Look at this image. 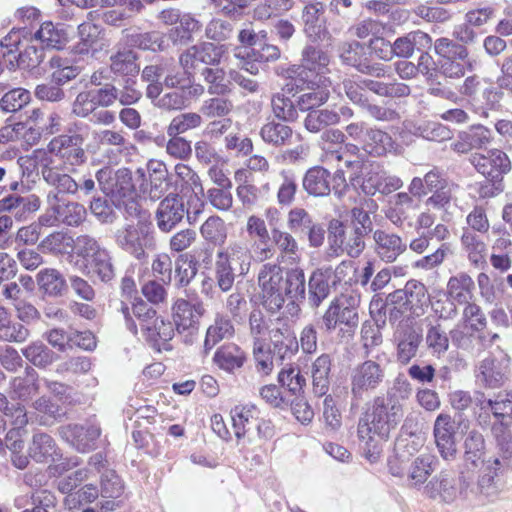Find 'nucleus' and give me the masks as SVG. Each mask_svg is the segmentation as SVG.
<instances>
[{
  "label": "nucleus",
  "instance_id": "obj_1",
  "mask_svg": "<svg viewBox=\"0 0 512 512\" xmlns=\"http://www.w3.org/2000/svg\"><path fill=\"white\" fill-rule=\"evenodd\" d=\"M404 416L403 405L393 395L376 396L361 415L357 434L364 449L371 455L380 451V444L389 439Z\"/></svg>",
  "mask_w": 512,
  "mask_h": 512
},
{
  "label": "nucleus",
  "instance_id": "obj_2",
  "mask_svg": "<svg viewBox=\"0 0 512 512\" xmlns=\"http://www.w3.org/2000/svg\"><path fill=\"white\" fill-rule=\"evenodd\" d=\"M330 56L323 49L307 44L301 51L299 65H293L286 71L287 78L295 83H312L316 81L322 85H332L328 76L331 72L329 68Z\"/></svg>",
  "mask_w": 512,
  "mask_h": 512
},
{
  "label": "nucleus",
  "instance_id": "obj_3",
  "mask_svg": "<svg viewBox=\"0 0 512 512\" xmlns=\"http://www.w3.org/2000/svg\"><path fill=\"white\" fill-rule=\"evenodd\" d=\"M390 305L388 319L390 323L398 321L403 313L419 317L424 314L430 303V296L426 286L415 279L407 281L402 289H397L387 297Z\"/></svg>",
  "mask_w": 512,
  "mask_h": 512
},
{
  "label": "nucleus",
  "instance_id": "obj_4",
  "mask_svg": "<svg viewBox=\"0 0 512 512\" xmlns=\"http://www.w3.org/2000/svg\"><path fill=\"white\" fill-rule=\"evenodd\" d=\"M116 245L138 260L146 257V250L156 247L154 227L148 219L126 224L115 232Z\"/></svg>",
  "mask_w": 512,
  "mask_h": 512
},
{
  "label": "nucleus",
  "instance_id": "obj_5",
  "mask_svg": "<svg viewBox=\"0 0 512 512\" xmlns=\"http://www.w3.org/2000/svg\"><path fill=\"white\" fill-rule=\"evenodd\" d=\"M435 53L439 56V73L450 79H459L465 75L466 68L472 69L468 49L451 39L442 37L434 43Z\"/></svg>",
  "mask_w": 512,
  "mask_h": 512
},
{
  "label": "nucleus",
  "instance_id": "obj_6",
  "mask_svg": "<svg viewBox=\"0 0 512 512\" xmlns=\"http://www.w3.org/2000/svg\"><path fill=\"white\" fill-rule=\"evenodd\" d=\"M41 176L49 187L47 202H61L67 196H73L75 174L74 169H68L57 164L54 159H45L41 164Z\"/></svg>",
  "mask_w": 512,
  "mask_h": 512
},
{
  "label": "nucleus",
  "instance_id": "obj_7",
  "mask_svg": "<svg viewBox=\"0 0 512 512\" xmlns=\"http://www.w3.org/2000/svg\"><path fill=\"white\" fill-rule=\"evenodd\" d=\"M258 286L262 305L272 313L279 311L284 305L282 267L275 263L264 264L258 273Z\"/></svg>",
  "mask_w": 512,
  "mask_h": 512
},
{
  "label": "nucleus",
  "instance_id": "obj_8",
  "mask_svg": "<svg viewBox=\"0 0 512 512\" xmlns=\"http://www.w3.org/2000/svg\"><path fill=\"white\" fill-rule=\"evenodd\" d=\"M375 360L368 359L357 364L350 374V388L352 399L360 401L364 395L375 391L385 379V368Z\"/></svg>",
  "mask_w": 512,
  "mask_h": 512
},
{
  "label": "nucleus",
  "instance_id": "obj_9",
  "mask_svg": "<svg viewBox=\"0 0 512 512\" xmlns=\"http://www.w3.org/2000/svg\"><path fill=\"white\" fill-rule=\"evenodd\" d=\"M396 358L402 365L408 364L416 355L423 341V330L412 317L399 321L394 331Z\"/></svg>",
  "mask_w": 512,
  "mask_h": 512
},
{
  "label": "nucleus",
  "instance_id": "obj_10",
  "mask_svg": "<svg viewBox=\"0 0 512 512\" xmlns=\"http://www.w3.org/2000/svg\"><path fill=\"white\" fill-rule=\"evenodd\" d=\"M97 184L101 191L110 198L111 203L117 202L135 193L132 173L127 168L117 170L103 167L95 173Z\"/></svg>",
  "mask_w": 512,
  "mask_h": 512
},
{
  "label": "nucleus",
  "instance_id": "obj_11",
  "mask_svg": "<svg viewBox=\"0 0 512 512\" xmlns=\"http://www.w3.org/2000/svg\"><path fill=\"white\" fill-rule=\"evenodd\" d=\"M82 143L83 139L78 134L59 135L49 142L47 148L57 164L74 169L73 167L83 164L87 159Z\"/></svg>",
  "mask_w": 512,
  "mask_h": 512
},
{
  "label": "nucleus",
  "instance_id": "obj_12",
  "mask_svg": "<svg viewBox=\"0 0 512 512\" xmlns=\"http://www.w3.org/2000/svg\"><path fill=\"white\" fill-rule=\"evenodd\" d=\"M226 52L224 45H217L210 41H202L188 47L179 55V64L188 72L195 70L200 64L218 66Z\"/></svg>",
  "mask_w": 512,
  "mask_h": 512
},
{
  "label": "nucleus",
  "instance_id": "obj_13",
  "mask_svg": "<svg viewBox=\"0 0 512 512\" xmlns=\"http://www.w3.org/2000/svg\"><path fill=\"white\" fill-rule=\"evenodd\" d=\"M323 323L327 331H333L340 327L339 334L342 338H351L359 323L357 308L345 306L339 300H334L323 315Z\"/></svg>",
  "mask_w": 512,
  "mask_h": 512
},
{
  "label": "nucleus",
  "instance_id": "obj_14",
  "mask_svg": "<svg viewBox=\"0 0 512 512\" xmlns=\"http://www.w3.org/2000/svg\"><path fill=\"white\" fill-rule=\"evenodd\" d=\"M185 214H187L189 222L193 223L199 210L194 212L192 218L185 208L183 199L178 194L170 193L159 203L156 210L155 219L158 229L164 233L171 232L182 222Z\"/></svg>",
  "mask_w": 512,
  "mask_h": 512
},
{
  "label": "nucleus",
  "instance_id": "obj_15",
  "mask_svg": "<svg viewBox=\"0 0 512 512\" xmlns=\"http://www.w3.org/2000/svg\"><path fill=\"white\" fill-rule=\"evenodd\" d=\"M475 169L488 180L503 178L511 170V162L505 152L499 149L487 150L485 153H474L469 158Z\"/></svg>",
  "mask_w": 512,
  "mask_h": 512
},
{
  "label": "nucleus",
  "instance_id": "obj_16",
  "mask_svg": "<svg viewBox=\"0 0 512 512\" xmlns=\"http://www.w3.org/2000/svg\"><path fill=\"white\" fill-rule=\"evenodd\" d=\"M61 438L80 453L96 448L101 429L94 424H67L59 428Z\"/></svg>",
  "mask_w": 512,
  "mask_h": 512
},
{
  "label": "nucleus",
  "instance_id": "obj_17",
  "mask_svg": "<svg viewBox=\"0 0 512 512\" xmlns=\"http://www.w3.org/2000/svg\"><path fill=\"white\" fill-rule=\"evenodd\" d=\"M324 13L325 5L320 1L308 2L302 9L303 31L312 42H324L331 38Z\"/></svg>",
  "mask_w": 512,
  "mask_h": 512
},
{
  "label": "nucleus",
  "instance_id": "obj_18",
  "mask_svg": "<svg viewBox=\"0 0 512 512\" xmlns=\"http://www.w3.org/2000/svg\"><path fill=\"white\" fill-rule=\"evenodd\" d=\"M457 429L458 426L451 415L440 413L434 422L433 434L435 443L441 457L452 460L457 453Z\"/></svg>",
  "mask_w": 512,
  "mask_h": 512
},
{
  "label": "nucleus",
  "instance_id": "obj_19",
  "mask_svg": "<svg viewBox=\"0 0 512 512\" xmlns=\"http://www.w3.org/2000/svg\"><path fill=\"white\" fill-rule=\"evenodd\" d=\"M438 460L436 456L425 453L417 456L409 465L407 472L395 466H390L392 475L404 478L406 484L411 488H420L436 469Z\"/></svg>",
  "mask_w": 512,
  "mask_h": 512
},
{
  "label": "nucleus",
  "instance_id": "obj_20",
  "mask_svg": "<svg viewBox=\"0 0 512 512\" xmlns=\"http://www.w3.org/2000/svg\"><path fill=\"white\" fill-rule=\"evenodd\" d=\"M363 46L359 42L344 43L340 49V58L343 63L357 69L358 72L375 78L390 77L391 72L388 67L380 63H372L366 58L360 56Z\"/></svg>",
  "mask_w": 512,
  "mask_h": 512
},
{
  "label": "nucleus",
  "instance_id": "obj_21",
  "mask_svg": "<svg viewBox=\"0 0 512 512\" xmlns=\"http://www.w3.org/2000/svg\"><path fill=\"white\" fill-rule=\"evenodd\" d=\"M424 493L435 501L453 503L460 495L458 479L450 471H440L426 484Z\"/></svg>",
  "mask_w": 512,
  "mask_h": 512
},
{
  "label": "nucleus",
  "instance_id": "obj_22",
  "mask_svg": "<svg viewBox=\"0 0 512 512\" xmlns=\"http://www.w3.org/2000/svg\"><path fill=\"white\" fill-rule=\"evenodd\" d=\"M270 348L281 363L290 360L299 350V343L294 330L287 323H281L269 331Z\"/></svg>",
  "mask_w": 512,
  "mask_h": 512
},
{
  "label": "nucleus",
  "instance_id": "obj_23",
  "mask_svg": "<svg viewBox=\"0 0 512 512\" xmlns=\"http://www.w3.org/2000/svg\"><path fill=\"white\" fill-rule=\"evenodd\" d=\"M216 256L238 268L240 273L248 274L253 260L251 242L244 238L230 240L217 250Z\"/></svg>",
  "mask_w": 512,
  "mask_h": 512
},
{
  "label": "nucleus",
  "instance_id": "obj_24",
  "mask_svg": "<svg viewBox=\"0 0 512 512\" xmlns=\"http://www.w3.org/2000/svg\"><path fill=\"white\" fill-rule=\"evenodd\" d=\"M28 455L37 463H51L62 458V451L51 435L39 432L32 436Z\"/></svg>",
  "mask_w": 512,
  "mask_h": 512
},
{
  "label": "nucleus",
  "instance_id": "obj_25",
  "mask_svg": "<svg viewBox=\"0 0 512 512\" xmlns=\"http://www.w3.org/2000/svg\"><path fill=\"white\" fill-rule=\"evenodd\" d=\"M373 240L375 253L386 263L394 262L407 248L400 236L381 229L374 231Z\"/></svg>",
  "mask_w": 512,
  "mask_h": 512
},
{
  "label": "nucleus",
  "instance_id": "obj_26",
  "mask_svg": "<svg viewBox=\"0 0 512 512\" xmlns=\"http://www.w3.org/2000/svg\"><path fill=\"white\" fill-rule=\"evenodd\" d=\"M417 204L412 196L406 192L393 195L385 208V217L395 226L402 227L406 221H411Z\"/></svg>",
  "mask_w": 512,
  "mask_h": 512
},
{
  "label": "nucleus",
  "instance_id": "obj_27",
  "mask_svg": "<svg viewBox=\"0 0 512 512\" xmlns=\"http://www.w3.org/2000/svg\"><path fill=\"white\" fill-rule=\"evenodd\" d=\"M333 269L331 266H324L315 269L308 280L307 301L311 308H318L330 294L329 279Z\"/></svg>",
  "mask_w": 512,
  "mask_h": 512
},
{
  "label": "nucleus",
  "instance_id": "obj_28",
  "mask_svg": "<svg viewBox=\"0 0 512 512\" xmlns=\"http://www.w3.org/2000/svg\"><path fill=\"white\" fill-rule=\"evenodd\" d=\"M452 344L469 353L479 352L486 348L485 332H476L467 325L457 324L449 332Z\"/></svg>",
  "mask_w": 512,
  "mask_h": 512
},
{
  "label": "nucleus",
  "instance_id": "obj_29",
  "mask_svg": "<svg viewBox=\"0 0 512 512\" xmlns=\"http://www.w3.org/2000/svg\"><path fill=\"white\" fill-rule=\"evenodd\" d=\"M375 261H367L356 277V283L366 292L376 293L385 288L391 281L390 268H382L376 274Z\"/></svg>",
  "mask_w": 512,
  "mask_h": 512
},
{
  "label": "nucleus",
  "instance_id": "obj_30",
  "mask_svg": "<svg viewBox=\"0 0 512 512\" xmlns=\"http://www.w3.org/2000/svg\"><path fill=\"white\" fill-rule=\"evenodd\" d=\"M475 282L466 272H459L451 276L446 284V296L459 305H466L474 301Z\"/></svg>",
  "mask_w": 512,
  "mask_h": 512
},
{
  "label": "nucleus",
  "instance_id": "obj_31",
  "mask_svg": "<svg viewBox=\"0 0 512 512\" xmlns=\"http://www.w3.org/2000/svg\"><path fill=\"white\" fill-rule=\"evenodd\" d=\"M230 414L236 438L240 440L251 435L259 417L258 408L253 404L237 405Z\"/></svg>",
  "mask_w": 512,
  "mask_h": 512
},
{
  "label": "nucleus",
  "instance_id": "obj_32",
  "mask_svg": "<svg viewBox=\"0 0 512 512\" xmlns=\"http://www.w3.org/2000/svg\"><path fill=\"white\" fill-rule=\"evenodd\" d=\"M235 328L230 318L223 314H216L214 321L206 330L204 339V354L207 355L219 342L232 338Z\"/></svg>",
  "mask_w": 512,
  "mask_h": 512
},
{
  "label": "nucleus",
  "instance_id": "obj_33",
  "mask_svg": "<svg viewBox=\"0 0 512 512\" xmlns=\"http://www.w3.org/2000/svg\"><path fill=\"white\" fill-rule=\"evenodd\" d=\"M247 356L245 351L235 343H226L220 346L213 357L215 365L228 373L243 367Z\"/></svg>",
  "mask_w": 512,
  "mask_h": 512
},
{
  "label": "nucleus",
  "instance_id": "obj_34",
  "mask_svg": "<svg viewBox=\"0 0 512 512\" xmlns=\"http://www.w3.org/2000/svg\"><path fill=\"white\" fill-rule=\"evenodd\" d=\"M295 86L300 89L309 90L306 93H303L298 97L297 104L300 110L302 111H311L315 110V107H319L326 103L330 96L329 88L331 85H322L316 81L312 83H295Z\"/></svg>",
  "mask_w": 512,
  "mask_h": 512
},
{
  "label": "nucleus",
  "instance_id": "obj_35",
  "mask_svg": "<svg viewBox=\"0 0 512 512\" xmlns=\"http://www.w3.org/2000/svg\"><path fill=\"white\" fill-rule=\"evenodd\" d=\"M477 381L486 388H498L506 379V367L493 357L483 359L477 368Z\"/></svg>",
  "mask_w": 512,
  "mask_h": 512
},
{
  "label": "nucleus",
  "instance_id": "obj_36",
  "mask_svg": "<svg viewBox=\"0 0 512 512\" xmlns=\"http://www.w3.org/2000/svg\"><path fill=\"white\" fill-rule=\"evenodd\" d=\"M302 185L311 196H328L331 192V174L321 166H314L306 171Z\"/></svg>",
  "mask_w": 512,
  "mask_h": 512
},
{
  "label": "nucleus",
  "instance_id": "obj_37",
  "mask_svg": "<svg viewBox=\"0 0 512 512\" xmlns=\"http://www.w3.org/2000/svg\"><path fill=\"white\" fill-rule=\"evenodd\" d=\"M35 39L46 48L60 50L68 43L69 34L63 24L44 22L35 33Z\"/></svg>",
  "mask_w": 512,
  "mask_h": 512
},
{
  "label": "nucleus",
  "instance_id": "obj_38",
  "mask_svg": "<svg viewBox=\"0 0 512 512\" xmlns=\"http://www.w3.org/2000/svg\"><path fill=\"white\" fill-rule=\"evenodd\" d=\"M39 289L50 297L62 296L68 286L63 274L55 268H45L36 277Z\"/></svg>",
  "mask_w": 512,
  "mask_h": 512
},
{
  "label": "nucleus",
  "instance_id": "obj_39",
  "mask_svg": "<svg viewBox=\"0 0 512 512\" xmlns=\"http://www.w3.org/2000/svg\"><path fill=\"white\" fill-rule=\"evenodd\" d=\"M283 298H288L292 303L300 302L306 298L305 274L301 268L288 269L283 275Z\"/></svg>",
  "mask_w": 512,
  "mask_h": 512
},
{
  "label": "nucleus",
  "instance_id": "obj_40",
  "mask_svg": "<svg viewBox=\"0 0 512 512\" xmlns=\"http://www.w3.org/2000/svg\"><path fill=\"white\" fill-rule=\"evenodd\" d=\"M331 357L329 354H322L312 364L313 392L317 396H324L330 387Z\"/></svg>",
  "mask_w": 512,
  "mask_h": 512
},
{
  "label": "nucleus",
  "instance_id": "obj_41",
  "mask_svg": "<svg viewBox=\"0 0 512 512\" xmlns=\"http://www.w3.org/2000/svg\"><path fill=\"white\" fill-rule=\"evenodd\" d=\"M138 56L131 49H124L110 56V69L115 75L135 77L140 71Z\"/></svg>",
  "mask_w": 512,
  "mask_h": 512
},
{
  "label": "nucleus",
  "instance_id": "obj_42",
  "mask_svg": "<svg viewBox=\"0 0 512 512\" xmlns=\"http://www.w3.org/2000/svg\"><path fill=\"white\" fill-rule=\"evenodd\" d=\"M277 202L281 206H290L298 190L297 177L291 169H282L275 177Z\"/></svg>",
  "mask_w": 512,
  "mask_h": 512
},
{
  "label": "nucleus",
  "instance_id": "obj_43",
  "mask_svg": "<svg viewBox=\"0 0 512 512\" xmlns=\"http://www.w3.org/2000/svg\"><path fill=\"white\" fill-rule=\"evenodd\" d=\"M88 267L93 276L103 283H110L116 276V268L111 252L104 248L88 261Z\"/></svg>",
  "mask_w": 512,
  "mask_h": 512
},
{
  "label": "nucleus",
  "instance_id": "obj_44",
  "mask_svg": "<svg viewBox=\"0 0 512 512\" xmlns=\"http://www.w3.org/2000/svg\"><path fill=\"white\" fill-rule=\"evenodd\" d=\"M260 136L266 144L278 148L291 143L293 130L282 122L272 120L262 126Z\"/></svg>",
  "mask_w": 512,
  "mask_h": 512
},
{
  "label": "nucleus",
  "instance_id": "obj_45",
  "mask_svg": "<svg viewBox=\"0 0 512 512\" xmlns=\"http://www.w3.org/2000/svg\"><path fill=\"white\" fill-rule=\"evenodd\" d=\"M59 224L77 228L87 218V210L77 201L56 202Z\"/></svg>",
  "mask_w": 512,
  "mask_h": 512
},
{
  "label": "nucleus",
  "instance_id": "obj_46",
  "mask_svg": "<svg viewBox=\"0 0 512 512\" xmlns=\"http://www.w3.org/2000/svg\"><path fill=\"white\" fill-rule=\"evenodd\" d=\"M74 238L62 230L53 231L45 236L38 245L43 253L53 255L68 254L73 250Z\"/></svg>",
  "mask_w": 512,
  "mask_h": 512
},
{
  "label": "nucleus",
  "instance_id": "obj_47",
  "mask_svg": "<svg viewBox=\"0 0 512 512\" xmlns=\"http://www.w3.org/2000/svg\"><path fill=\"white\" fill-rule=\"evenodd\" d=\"M29 335V330L23 324L12 321L8 311L0 306V340L22 343Z\"/></svg>",
  "mask_w": 512,
  "mask_h": 512
},
{
  "label": "nucleus",
  "instance_id": "obj_48",
  "mask_svg": "<svg viewBox=\"0 0 512 512\" xmlns=\"http://www.w3.org/2000/svg\"><path fill=\"white\" fill-rule=\"evenodd\" d=\"M200 234L206 242L221 248L227 240L228 229L222 218L212 215L201 225Z\"/></svg>",
  "mask_w": 512,
  "mask_h": 512
},
{
  "label": "nucleus",
  "instance_id": "obj_49",
  "mask_svg": "<svg viewBox=\"0 0 512 512\" xmlns=\"http://www.w3.org/2000/svg\"><path fill=\"white\" fill-rule=\"evenodd\" d=\"M173 321L178 333L194 331L197 329L198 319L193 313L190 302L177 299L173 305Z\"/></svg>",
  "mask_w": 512,
  "mask_h": 512
},
{
  "label": "nucleus",
  "instance_id": "obj_50",
  "mask_svg": "<svg viewBox=\"0 0 512 512\" xmlns=\"http://www.w3.org/2000/svg\"><path fill=\"white\" fill-rule=\"evenodd\" d=\"M461 244L471 264L478 266L485 263L487 255V246L479 235L464 229L461 236Z\"/></svg>",
  "mask_w": 512,
  "mask_h": 512
},
{
  "label": "nucleus",
  "instance_id": "obj_51",
  "mask_svg": "<svg viewBox=\"0 0 512 512\" xmlns=\"http://www.w3.org/2000/svg\"><path fill=\"white\" fill-rule=\"evenodd\" d=\"M271 235L273 243L280 252L278 261L283 262L285 258H288L294 262L298 258L299 246L293 233L272 228Z\"/></svg>",
  "mask_w": 512,
  "mask_h": 512
},
{
  "label": "nucleus",
  "instance_id": "obj_52",
  "mask_svg": "<svg viewBox=\"0 0 512 512\" xmlns=\"http://www.w3.org/2000/svg\"><path fill=\"white\" fill-rule=\"evenodd\" d=\"M38 374L27 366L22 376H17L11 381V389L15 397L26 400L38 391Z\"/></svg>",
  "mask_w": 512,
  "mask_h": 512
},
{
  "label": "nucleus",
  "instance_id": "obj_53",
  "mask_svg": "<svg viewBox=\"0 0 512 512\" xmlns=\"http://www.w3.org/2000/svg\"><path fill=\"white\" fill-rule=\"evenodd\" d=\"M340 122L339 114L330 109H315L308 112L304 119V127L312 133H318L328 126Z\"/></svg>",
  "mask_w": 512,
  "mask_h": 512
},
{
  "label": "nucleus",
  "instance_id": "obj_54",
  "mask_svg": "<svg viewBox=\"0 0 512 512\" xmlns=\"http://www.w3.org/2000/svg\"><path fill=\"white\" fill-rule=\"evenodd\" d=\"M447 333L441 324H430L427 326L425 344L432 355L438 358L443 356L450 347V341Z\"/></svg>",
  "mask_w": 512,
  "mask_h": 512
},
{
  "label": "nucleus",
  "instance_id": "obj_55",
  "mask_svg": "<svg viewBox=\"0 0 512 512\" xmlns=\"http://www.w3.org/2000/svg\"><path fill=\"white\" fill-rule=\"evenodd\" d=\"M245 275V273H240L238 268L215 256L214 277L218 288L222 292L230 291L236 278H242Z\"/></svg>",
  "mask_w": 512,
  "mask_h": 512
},
{
  "label": "nucleus",
  "instance_id": "obj_56",
  "mask_svg": "<svg viewBox=\"0 0 512 512\" xmlns=\"http://www.w3.org/2000/svg\"><path fill=\"white\" fill-rule=\"evenodd\" d=\"M21 352L30 363L38 368H46L57 359L55 352L41 341L30 343Z\"/></svg>",
  "mask_w": 512,
  "mask_h": 512
},
{
  "label": "nucleus",
  "instance_id": "obj_57",
  "mask_svg": "<svg viewBox=\"0 0 512 512\" xmlns=\"http://www.w3.org/2000/svg\"><path fill=\"white\" fill-rule=\"evenodd\" d=\"M203 123V118L197 112L180 113L172 118L167 126L166 133L168 136L182 135L190 130L199 128Z\"/></svg>",
  "mask_w": 512,
  "mask_h": 512
},
{
  "label": "nucleus",
  "instance_id": "obj_58",
  "mask_svg": "<svg viewBox=\"0 0 512 512\" xmlns=\"http://www.w3.org/2000/svg\"><path fill=\"white\" fill-rule=\"evenodd\" d=\"M176 184L180 185L181 192L191 191L195 195L203 194L204 189L198 174L188 165L179 163L175 165Z\"/></svg>",
  "mask_w": 512,
  "mask_h": 512
},
{
  "label": "nucleus",
  "instance_id": "obj_59",
  "mask_svg": "<svg viewBox=\"0 0 512 512\" xmlns=\"http://www.w3.org/2000/svg\"><path fill=\"white\" fill-rule=\"evenodd\" d=\"M201 76L208 85L210 95H226L230 93L229 84L225 82V71L217 66L205 67L201 71Z\"/></svg>",
  "mask_w": 512,
  "mask_h": 512
},
{
  "label": "nucleus",
  "instance_id": "obj_60",
  "mask_svg": "<svg viewBox=\"0 0 512 512\" xmlns=\"http://www.w3.org/2000/svg\"><path fill=\"white\" fill-rule=\"evenodd\" d=\"M490 411L496 421L493 424H512V393H499L492 399Z\"/></svg>",
  "mask_w": 512,
  "mask_h": 512
},
{
  "label": "nucleus",
  "instance_id": "obj_61",
  "mask_svg": "<svg viewBox=\"0 0 512 512\" xmlns=\"http://www.w3.org/2000/svg\"><path fill=\"white\" fill-rule=\"evenodd\" d=\"M271 108L274 116L284 122H293L298 113L293 101L282 92L274 93L271 97Z\"/></svg>",
  "mask_w": 512,
  "mask_h": 512
},
{
  "label": "nucleus",
  "instance_id": "obj_62",
  "mask_svg": "<svg viewBox=\"0 0 512 512\" xmlns=\"http://www.w3.org/2000/svg\"><path fill=\"white\" fill-rule=\"evenodd\" d=\"M253 358L258 373L264 376H268L272 373L274 369V359L276 358L265 341L257 340L253 342Z\"/></svg>",
  "mask_w": 512,
  "mask_h": 512
},
{
  "label": "nucleus",
  "instance_id": "obj_63",
  "mask_svg": "<svg viewBox=\"0 0 512 512\" xmlns=\"http://www.w3.org/2000/svg\"><path fill=\"white\" fill-rule=\"evenodd\" d=\"M376 208L377 204L372 199L365 200L360 206L353 207L351 209V219L355 224L354 228L364 234L370 233L373 229L370 213Z\"/></svg>",
  "mask_w": 512,
  "mask_h": 512
},
{
  "label": "nucleus",
  "instance_id": "obj_64",
  "mask_svg": "<svg viewBox=\"0 0 512 512\" xmlns=\"http://www.w3.org/2000/svg\"><path fill=\"white\" fill-rule=\"evenodd\" d=\"M511 425L492 424L491 433L496 443L498 454L503 460L512 458Z\"/></svg>",
  "mask_w": 512,
  "mask_h": 512
}]
</instances>
